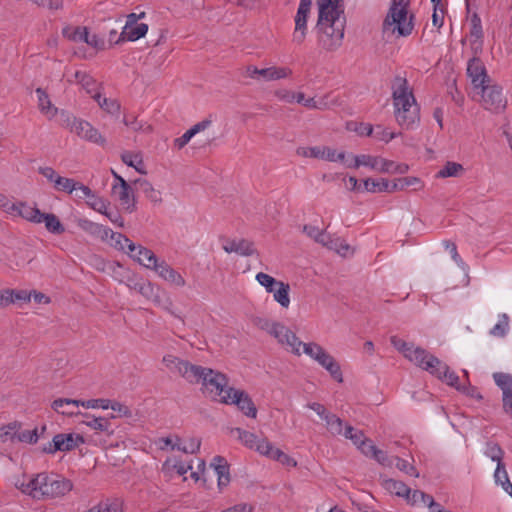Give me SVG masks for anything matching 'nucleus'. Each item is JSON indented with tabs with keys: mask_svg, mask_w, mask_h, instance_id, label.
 Instances as JSON below:
<instances>
[{
	"mask_svg": "<svg viewBox=\"0 0 512 512\" xmlns=\"http://www.w3.org/2000/svg\"><path fill=\"white\" fill-rule=\"evenodd\" d=\"M78 227H80L83 231L89 233L90 235L100 237L101 239L105 240L108 238L109 233L111 232V229L92 222L88 219H79L77 221Z\"/></svg>",
	"mask_w": 512,
	"mask_h": 512,
	"instance_id": "c85d7f7f",
	"label": "nucleus"
},
{
	"mask_svg": "<svg viewBox=\"0 0 512 512\" xmlns=\"http://www.w3.org/2000/svg\"><path fill=\"white\" fill-rule=\"evenodd\" d=\"M99 107L111 115H117L120 112V103L116 99L104 97L100 92L92 95Z\"/></svg>",
	"mask_w": 512,
	"mask_h": 512,
	"instance_id": "473e14b6",
	"label": "nucleus"
},
{
	"mask_svg": "<svg viewBox=\"0 0 512 512\" xmlns=\"http://www.w3.org/2000/svg\"><path fill=\"white\" fill-rule=\"evenodd\" d=\"M61 414L65 415V416H69V417L82 416L84 418V420L81 423L84 424L85 426L89 427L90 429H92L96 432H99V433H103L108 437H110L114 434V429L110 422V418H108V417H102V416L96 417L89 413H82L80 411H68V410L61 411Z\"/></svg>",
	"mask_w": 512,
	"mask_h": 512,
	"instance_id": "9b49d317",
	"label": "nucleus"
},
{
	"mask_svg": "<svg viewBox=\"0 0 512 512\" xmlns=\"http://www.w3.org/2000/svg\"><path fill=\"white\" fill-rule=\"evenodd\" d=\"M253 324L274 337L279 344L285 346L287 350L296 356H300L303 353L314 360L323 348L316 342L304 343L300 341L294 332L278 321L266 317H255L253 318Z\"/></svg>",
	"mask_w": 512,
	"mask_h": 512,
	"instance_id": "7ed1b4c3",
	"label": "nucleus"
},
{
	"mask_svg": "<svg viewBox=\"0 0 512 512\" xmlns=\"http://www.w3.org/2000/svg\"><path fill=\"white\" fill-rule=\"evenodd\" d=\"M494 480L496 484L501 485L503 489L504 487H510V485L512 484L509 480L508 473L506 471L504 463H499L497 465L496 470L494 472Z\"/></svg>",
	"mask_w": 512,
	"mask_h": 512,
	"instance_id": "13d9d810",
	"label": "nucleus"
},
{
	"mask_svg": "<svg viewBox=\"0 0 512 512\" xmlns=\"http://www.w3.org/2000/svg\"><path fill=\"white\" fill-rule=\"evenodd\" d=\"M208 369L186 361L181 376L189 383H201Z\"/></svg>",
	"mask_w": 512,
	"mask_h": 512,
	"instance_id": "c756f323",
	"label": "nucleus"
},
{
	"mask_svg": "<svg viewBox=\"0 0 512 512\" xmlns=\"http://www.w3.org/2000/svg\"><path fill=\"white\" fill-rule=\"evenodd\" d=\"M319 365L322 368H324L335 381H337L338 383L343 382V374L341 371L340 364L336 361V359L332 355H330L329 357H326V360H324Z\"/></svg>",
	"mask_w": 512,
	"mask_h": 512,
	"instance_id": "c9c22d12",
	"label": "nucleus"
},
{
	"mask_svg": "<svg viewBox=\"0 0 512 512\" xmlns=\"http://www.w3.org/2000/svg\"><path fill=\"white\" fill-rule=\"evenodd\" d=\"M54 188L57 191H63L71 194L77 188V181L66 177H57Z\"/></svg>",
	"mask_w": 512,
	"mask_h": 512,
	"instance_id": "4d7b16f0",
	"label": "nucleus"
},
{
	"mask_svg": "<svg viewBox=\"0 0 512 512\" xmlns=\"http://www.w3.org/2000/svg\"><path fill=\"white\" fill-rule=\"evenodd\" d=\"M211 467L217 475L218 487L223 490L230 483L229 465L225 458L216 456L211 462Z\"/></svg>",
	"mask_w": 512,
	"mask_h": 512,
	"instance_id": "393cba45",
	"label": "nucleus"
},
{
	"mask_svg": "<svg viewBox=\"0 0 512 512\" xmlns=\"http://www.w3.org/2000/svg\"><path fill=\"white\" fill-rule=\"evenodd\" d=\"M484 454L498 465L499 463H503L505 452L499 444L489 441L486 443Z\"/></svg>",
	"mask_w": 512,
	"mask_h": 512,
	"instance_id": "37998d69",
	"label": "nucleus"
},
{
	"mask_svg": "<svg viewBox=\"0 0 512 512\" xmlns=\"http://www.w3.org/2000/svg\"><path fill=\"white\" fill-rule=\"evenodd\" d=\"M122 161L130 166L134 167L136 171H138L141 174H145L146 171L143 169V160L138 154H132L130 152H125L121 155Z\"/></svg>",
	"mask_w": 512,
	"mask_h": 512,
	"instance_id": "3c124183",
	"label": "nucleus"
},
{
	"mask_svg": "<svg viewBox=\"0 0 512 512\" xmlns=\"http://www.w3.org/2000/svg\"><path fill=\"white\" fill-rule=\"evenodd\" d=\"M223 249L227 253H236L241 256H251L255 252L253 243L246 239L228 240L223 245Z\"/></svg>",
	"mask_w": 512,
	"mask_h": 512,
	"instance_id": "bb28decb",
	"label": "nucleus"
},
{
	"mask_svg": "<svg viewBox=\"0 0 512 512\" xmlns=\"http://www.w3.org/2000/svg\"><path fill=\"white\" fill-rule=\"evenodd\" d=\"M397 123L404 129H412L420 122L419 106H412L411 109L394 112Z\"/></svg>",
	"mask_w": 512,
	"mask_h": 512,
	"instance_id": "4be33fe9",
	"label": "nucleus"
},
{
	"mask_svg": "<svg viewBox=\"0 0 512 512\" xmlns=\"http://www.w3.org/2000/svg\"><path fill=\"white\" fill-rule=\"evenodd\" d=\"M391 88L395 111H403V109L407 110L411 109L412 106H418L406 78L396 76L393 79Z\"/></svg>",
	"mask_w": 512,
	"mask_h": 512,
	"instance_id": "423d86ee",
	"label": "nucleus"
},
{
	"mask_svg": "<svg viewBox=\"0 0 512 512\" xmlns=\"http://www.w3.org/2000/svg\"><path fill=\"white\" fill-rule=\"evenodd\" d=\"M232 433H235L237 438L242 442V444L249 449H253L259 439L256 434L243 430L241 428L233 429Z\"/></svg>",
	"mask_w": 512,
	"mask_h": 512,
	"instance_id": "de8ad7c7",
	"label": "nucleus"
},
{
	"mask_svg": "<svg viewBox=\"0 0 512 512\" xmlns=\"http://www.w3.org/2000/svg\"><path fill=\"white\" fill-rule=\"evenodd\" d=\"M45 223L46 229L53 234H62L65 231L64 226L58 217L51 213H41L39 223Z\"/></svg>",
	"mask_w": 512,
	"mask_h": 512,
	"instance_id": "f704fd0d",
	"label": "nucleus"
},
{
	"mask_svg": "<svg viewBox=\"0 0 512 512\" xmlns=\"http://www.w3.org/2000/svg\"><path fill=\"white\" fill-rule=\"evenodd\" d=\"M253 450L257 451L259 454L266 456L270 459H273V455H281L280 449L275 448L270 441H268L266 438L258 439L257 443L255 444Z\"/></svg>",
	"mask_w": 512,
	"mask_h": 512,
	"instance_id": "a19ab883",
	"label": "nucleus"
},
{
	"mask_svg": "<svg viewBox=\"0 0 512 512\" xmlns=\"http://www.w3.org/2000/svg\"><path fill=\"white\" fill-rule=\"evenodd\" d=\"M467 74L471 79V82L474 86V89L480 90L482 87L487 85L490 81L484 64L482 61L474 56L469 62L467 66Z\"/></svg>",
	"mask_w": 512,
	"mask_h": 512,
	"instance_id": "dca6fc26",
	"label": "nucleus"
},
{
	"mask_svg": "<svg viewBox=\"0 0 512 512\" xmlns=\"http://www.w3.org/2000/svg\"><path fill=\"white\" fill-rule=\"evenodd\" d=\"M312 6V0H300V4L295 16V29L293 32V42L300 45L304 42L307 34V19Z\"/></svg>",
	"mask_w": 512,
	"mask_h": 512,
	"instance_id": "ddd939ff",
	"label": "nucleus"
},
{
	"mask_svg": "<svg viewBox=\"0 0 512 512\" xmlns=\"http://www.w3.org/2000/svg\"><path fill=\"white\" fill-rule=\"evenodd\" d=\"M65 127L69 128L71 132L75 133L83 140L100 146H105L106 144L105 137L88 121L68 116Z\"/></svg>",
	"mask_w": 512,
	"mask_h": 512,
	"instance_id": "0eeeda50",
	"label": "nucleus"
},
{
	"mask_svg": "<svg viewBox=\"0 0 512 512\" xmlns=\"http://www.w3.org/2000/svg\"><path fill=\"white\" fill-rule=\"evenodd\" d=\"M292 73L293 72L289 67L271 66L259 69L256 66L250 65L246 68V75L255 80H260V78H262L265 81H276L288 78Z\"/></svg>",
	"mask_w": 512,
	"mask_h": 512,
	"instance_id": "f8f14e48",
	"label": "nucleus"
},
{
	"mask_svg": "<svg viewBox=\"0 0 512 512\" xmlns=\"http://www.w3.org/2000/svg\"><path fill=\"white\" fill-rule=\"evenodd\" d=\"M256 280L259 282L261 286L266 288H272L273 286H277V288H290L289 284L284 283L282 281H277L273 277L263 272H260L256 275Z\"/></svg>",
	"mask_w": 512,
	"mask_h": 512,
	"instance_id": "5fc2aeb1",
	"label": "nucleus"
},
{
	"mask_svg": "<svg viewBox=\"0 0 512 512\" xmlns=\"http://www.w3.org/2000/svg\"><path fill=\"white\" fill-rule=\"evenodd\" d=\"M444 13H445V9H444L443 4L434 5V10H433V14H432V23L438 29L443 26Z\"/></svg>",
	"mask_w": 512,
	"mask_h": 512,
	"instance_id": "69168bd1",
	"label": "nucleus"
},
{
	"mask_svg": "<svg viewBox=\"0 0 512 512\" xmlns=\"http://www.w3.org/2000/svg\"><path fill=\"white\" fill-rule=\"evenodd\" d=\"M328 432L333 436L343 435L345 426L343 421L335 414L330 417L329 421L325 424Z\"/></svg>",
	"mask_w": 512,
	"mask_h": 512,
	"instance_id": "6e6d98bb",
	"label": "nucleus"
},
{
	"mask_svg": "<svg viewBox=\"0 0 512 512\" xmlns=\"http://www.w3.org/2000/svg\"><path fill=\"white\" fill-rule=\"evenodd\" d=\"M363 185L368 192H390V182L386 179L374 180L368 178L363 181Z\"/></svg>",
	"mask_w": 512,
	"mask_h": 512,
	"instance_id": "c03bdc74",
	"label": "nucleus"
},
{
	"mask_svg": "<svg viewBox=\"0 0 512 512\" xmlns=\"http://www.w3.org/2000/svg\"><path fill=\"white\" fill-rule=\"evenodd\" d=\"M344 159H345V152H337L335 149L325 146L323 160L330 161V162H337V161L344 162Z\"/></svg>",
	"mask_w": 512,
	"mask_h": 512,
	"instance_id": "774afa93",
	"label": "nucleus"
},
{
	"mask_svg": "<svg viewBox=\"0 0 512 512\" xmlns=\"http://www.w3.org/2000/svg\"><path fill=\"white\" fill-rule=\"evenodd\" d=\"M384 487L387 491L400 497H409L411 489L403 482L394 479L384 481Z\"/></svg>",
	"mask_w": 512,
	"mask_h": 512,
	"instance_id": "4c0bfd02",
	"label": "nucleus"
},
{
	"mask_svg": "<svg viewBox=\"0 0 512 512\" xmlns=\"http://www.w3.org/2000/svg\"><path fill=\"white\" fill-rule=\"evenodd\" d=\"M431 375L437 377L438 379L442 380L446 384L456 388L457 390L462 389L459 384V377L458 375L452 371L447 364L442 362L439 359V364L435 366V368L432 370Z\"/></svg>",
	"mask_w": 512,
	"mask_h": 512,
	"instance_id": "412c9836",
	"label": "nucleus"
},
{
	"mask_svg": "<svg viewBox=\"0 0 512 512\" xmlns=\"http://www.w3.org/2000/svg\"><path fill=\"white\" fill-rule=\"evenodd\" d=\"M203 389L208 395L221 403L222 397L229 391L226 375L212 369H208L202 382Z\"/></svg>",
	"mask_w": 512,
	"mask_h": 512,
	"instance_id": "6e6552de",
	"label": "nucleus"
},
{
	"mask_svg": "<svg viewBox=\"0 0 512 512\" xmlns=\"http://www.w3.org/2000/svg\"><path fill=\"white\" fill-rule=\"evenodd\" d=\"M38 108L48 119H52L58 112V109L51 103L48 94L42 89L37 88Z\"/></svg>",
	"mask_w": 512,
	"mask_h": 512,
	"instance_id": "7c9ffc66",
	"label": "nucleus"
},
{
	"mask_svg": "<svg viewBox=\"0 0 512 512\" xmlns=\"http://www.w3.org/2000/svg\"><path fill=\"white\" fill-rule=\"evenodd\" d=\"M148 32V25L145 23H139L135 26L130 27L129 29H123L119 34L118 39L115 41L116 44H119L124 41L134 42L142 37H144Z\"/></svg>",
	"mask_w": 512,
	"mask_h": 512,
	"instance_id": "cd10ccee",
	"label": "nucleus"
},
{
	"mask_svg": "<svg viewBox=\"0 0 512 512\" xmlns=\"http://www.w3.org/2000/svg\"><path fill=\"white\" fill-rule=\"evenodd\" d=\"M221 403L226 405H236L237 408L247 417L255 419L257 417V408L251 397L243 390L229 388V391L221 399Z\"/></svg>",
	"mask_w": 512,
	"mask_h": 512,
	"instance_id": "1a4fd4ad",
	"label": "nucleus"
},
{
	"mask_svg": "<svg viewBox=\"0 0 512 512\" xmlns=\"http://www.w3.org/2000/svg\"><path fill=\"white\" fill-rule=\"evenodd\" d=\"M111 192L123 209L130 213L135 210V196L128 182H123L122 186H112Z\"/></svg>",
	"mask_w": 512,
	"mask_h": 512,
	"instance_id": "6ab92c4d",
	"label": "nucleus"
},
{
	"mask_svg": "<svg viewBox=\"0 0 512 512\" xmlns=\"http://www.w3.org/2000/svg\"><path fill=\"white\" fill-rule=\"evenodd\" d=\"M343 436L347 439H350L354 445L358 446L360 443L364 441V434L362 431L355 429L350 425L345 426V430Z\"/></svg>",
	"mask_w": 512,
	"mask_h": 512,
	"instance_id": "680f3d73",
	"label": "nucleus"
},
{
	"mask_svg": "<svg viewBox=\"0 0 512 512\" xmlns=\"http://www.w3.org/2000/svg\"><path fill=\"white\" fill-rule=\"evenodd\" d=\"M110 399L106 398H97V399H89V400H77V399H68V398H58L55 399L51 407L56 412H59V409L64 405H73L75 407L82 406L86 409H109Z\"/></svg>",
	"mask_w": 512,
	"mask_h": 512,
	"instance_id": "4468645a",
	"label": "nucleus"
},
{
	"mask_svg": "<svg viewBox=\"0 0 512 512\" xmlns=\"http://www.w3.org/2000/svg\"><path fill=\"white\" fill-rule=\"evenodd\" d=\"M88 29L87 27H67L63 29V35L70 41L74 42H86L88 41Z\"/></svg>",
	"mask_w": 512,
	"mask_h": 512,
	"instance_id": "58836bf2",
	"label": "nucleus"
},
{
	"mask_svg": "<svg viewBox=\"0 0 512 512\" xmlns=\"http://www.w3.org/2000/svg\"><path fill=\"white\" fill-rule=\"evenodd\" d=\"M138 292L148 300H151L156 306L164 309H168L170 307L171 303L165 293V290H138Z\"/></svg>",
	"mask_w": 512,
	"mask_h": 512,
	"instance_id": "72a5a7b5",
	"label": "nucleus"
},
{
	"mask_svg": "<svg viewBox=\"0 0 512 512\" xmlns=\"http://www.w3.org/2000/svg\"><path fill=\"white\" fill-rule=\"evenodd\" d=\"M134 184L140 189V191L154 204L162 202V194L159 190L155 189L153 185L146 179H137Z\"/></svg>",
	"mask_w": 512,
	"mask_h": 512,
	"instance_id": "2f4dec72",
	"label": "nucleus"
},
{
	"mask_svg": "<svg viewBox=\"0 0 512 512\" xmlns=\"http://www.w3.org/2000/svg\"><path fill=\"white\" fill-rule=\"evenodd\" d=\"M325 146H314V147H298L296 154L305 158H314L323 160Z\"/></svg>",
	"mask_w": 512,
	"mask_h": 512,
	"instance_id": "09e8293b",
	"label": "nucleus"
},
{
	"mask_svg": "<svg viewBox=\"0 0 512 512\" xmlns=\"http://www.w3.org/2000/svg\"><path fill=\"white\" fill-rule=\"evenodd\" d=\"M394 462L393 464L402 472L406 473L407 475L413 476V477H419V473L414 465L410 464L407 460H404L399 457L393 458Z\"/></svg>",
	"mask_w": 512,
	"mask_h": 512,
	"instance_id": "052dcab7",
	"label": "nucleus"
},
{
	"mask_svg": "<svg viewBox=\"0 0 512 512\" xmlns=\"http://www.w3.org/2000/svg\"><path fill=\"white\" fill-rule=\"evenodd\" d=\"M87 204L95 211L101 213V214H106V212L108 211L107 208H108V203L101 197H98L96 196L95 194L89 198V200L87 201Z\"/></svg>",
	"mask_w": 512,
	"mask_h": 512,
	"instance_id": "e2e57ef3",
	"label": "nucleus"
},
{
	"mask_svg": "<svg viewBox=\"0 0 512 512\" xmlns=\"http://www.w3.org/2000/svg\"><path fill=\"white\" fill-rule=\"evenodd\" d=\"M128 255L137 261L140 265L147 269H154L160 259L154 254V252L142 245H135L127 251Z\"/></svg>",
	"mask_w": 512,
	"mask_h": 512,
	"instance_id": "a211bd4d",
	"label": "nucleus"
},
{
	"mask_svg": "<svg viewBox=\"0 0 512 512\" xmlns=\"http://www.w3.org/2000/svg\"><path fill=\"white\" fill-rule=\"evenodd\" d=\"M273 293V300L278 302L282 307L287 308L290 304L288 290H267Z\"/></svg>",
	"mask_w": 512,
	"mask_h": 512,
	"instance_id": "338daca9",
	"label": "nucleus"
},
{
	"mask_svg": "<svg viewBox=\"0 0 512 512\" xmlns=\"http://www.w3.org/2000/svg\"><path fill=\"white\" fill-rule=\"evenodd\" d=\"M211 467L217 475L218 487L223 490L230 483L229 465L225 458L216 456L211 462Z\"/></svg>",
	"mask_w": 512,
	"mask_h": 512,
	"instance_id": "b1692460",
	"label": "nucleus"
},
{
	"mask_svg": "<svg viewBox=\"0 0 512 512\" xmlns=\"http://www.w3.org/2000/svg\"><path fill=\"white\" fill-rule=\"evenodd\" d=\"M470 36L473 38L471 41V48L475 55L482 51L483 46V29L479 15L473 13L470 18Z\"/></svg>",
	"mask_w": 512,
	"mask_h": 512,
	"instance_id": "5701e85b",
	"label": "nucleus"
},
{
	"mask_svg": "<svg viewBox=\"0 0 512 512\" xmlns=\"http://www.w3.org/2000/svg\"><path fill=\"white\" fill-rule=\"evenodd\" d=\"M337 104V99L332 96V94H326L317 99L316 109L317 110H326Z\"/></svg>",
	"mask_w": 512,
	"mask_h": 512,
	"instance_id": "0e129e2a",
	"label": "nucleus"
},
{
	"mask_svg": "<svg viewBox=\"0 0 512 512\" xmlns=\"http://www.w3.org/2000/svg\"><path fill=\"white\" fill-rule=\"evenodd\" d=\"M18 213L21 217H23L26 220L32 221L34 223H39V219L41 217V213L39 209L30 207L26 204H19L17 207Z\"/></svg>",
	"mask_w": 512,
	"mask_h": 512,
	"instance_id": "8fccbe9b",
	"label": "nucleus"
},
{
	"mask_svg": "<svg viewBox=\"0 0 512 512\" xmlns=\"http://www.w3.org/2000/svg\"><path fill=\"white\" fill-rule=\"evenodd\" d=\"M410 0H393L383 22L384 32L397 33L398 36L410 35L414 28V15H408Z\"/></svg>",
	"mask_w": 512,
	"mask_h": 512,
	"instance_id": "20e7f679",
	"label": "nucleus"
},
{
	"mask_svg": "<svg viewBox=\"0 0 512 512\" xmlns=\"http://www.w3.org/2000/svg\"><path fill=\"white\" fill-rule=\"evenodd\" d=\"M478 93L481 94V103L486 110L499 113L506 107V100L499 86L487 84Z\"/></svg>",
	"mask_w": 512,
	"mask_h": 512,
	"instance_id": "9d476101",
	"label": "nucleus"
},
{
	"mask_svg": "<svg viewBox=\"0 0 512 512\" xmlns=\"http://www.w3.org/2000/svg\"><path fill=\"white\" fill-rule=\"evenodd\" d=\"M108 238L111 239L112 246L119 250L125 251L126 253L127 251H130V248H132V246H134V243L125 235L113 232L112 230L109 233Z\"/></svg>",
	"mask_w": 512,
	"mask_h": 512,
	"instance_id": "79ce46f5",
	"label": "nucleus"
},
{
	"mask_svg": "<svg viewBox=\"0 0 512 512\" xmlns=\"http://www.w3.org/2000/svg\"><path fill=\"white\" fill-rule=\"evenodd\" d=\"M53 448H50L48 452L53 453L55 451H70L78 447L80 444L85 443V439L80 434H57L53 437Z\"/></svg>",
	"mask_w": 512,
	"mask_h": 512,
	"instance_id": "f3484780",
	"label": "nucleus"
},
{
	"mask_svg": "<svg viewBox=\"0 0 512 512\" xmlns=\"http://www.w3.org/2000/svg\"><path fill=\"white\" fill-rule=\"evenodd\" d=\"M379 157L370 155L355 156L353 162L348 163L347 166L350 168H358L359 166H368L372 169H378Z\"/></svg>",
	"mask_w": 512,
	"mask_h": 512,
	"instance_id": "a18cd8bd",
	"label": "nucleus"
},
{
	"mask_svg": "<svg viewBox=\"0 0 512 512\" xmlns=\"http://www.w3.org/2000/svg\"><path fill=\"white\" fill-rule=\"evenodd\" d=\"M405 498H406L407 502L412 505L423 504V505H427L429 507V509H431V507H438V503H436L434 501L432 496H430L422 491H419V490L411 491V493L409 494V497H405Z\"/></svg>",
	"mask_w": 512,
	"mask_h": 512,
	"instance_id": "e433bc0d",
	"label": "nucleus"
},
{
	"mask_svg": "<svg viewBox=\"0 0 512 512\" xmlns=\"http://www.w3.org/2000/svg\"><path fill=\"white\" fill-rule=\"evenodd\" d=\"M318 6L317 29L323 48L327 51L336 50L344 37V5L343 0H316Z\"/></svg>",
	"mask_w": 512,
	"mask_h": 512,
	"instance_id": "f257e3e1",
	"label": "nucleus"
},
{
	"mask_svg": "<svg viewBox=\"0 0 512 512\" xmlns=\"http://www.w3.org/2000/svg\"><path fill=\"white\" fill-rule=\"evenodd\" d=\"M109 409L116 413L108 416L110 420L118 417L131 418L133 416L132 410L127 405L116 400H110Z\"/></svg>",
	"mask_w": 512,
	"mask_h": 512,
	"instance_id": "49530a36",
	"label": "nucleus"
},
{
	"mask_svg": "<svg viewBox=\"0 0 512 512\" xmlns=\"http://www.w3.org/2000/svg\"><path fill=\"white\" fill-rule=\"evenodd\" d=\"M162 362L171 373L181 376L186 360H182L172 354H167L163 357Z\"/></svg>",
	"mask_w": 512,
	"mask_h": 512,
	"instance_id": "ea45409f",
	"label": "nucleus"
},
{
	"mask_svg": "<svg viewBox=\"0 0 512 512\" xmlns=\"http://www.w3.org/2000/svg\"><path fill=\"white\" fill-rule=\"evenodd\" d=\"M420 183V179L417 177L398 178L390 183V193L395 191H401L406 189L407 187L414 186Z\"/></svg>",
	"mask_w": 512,
	"mask_h": 512,
	"instance_id": "603ef678",
	"label": "nucleus"
},
{
	"mask_svg": "<svg viewBox=\"0 0 512 512\" xmlns=\"http://www.w3.org/2000/svg\"><path fill=\"white\" fill-rule=\"evenodd\" d=\"M317 243L327 247L330 250L335 251L337 254L348 257L354 254V248H352L346 241L340 237H334L326 233H323L316 241Z\"/></svg>",
	"mask_w": 512,
	"mask_h": 512,
	"instance_id": "2eb2a0df",
	"label": "nucleus"
},
{
	"mask_svg": "<svg viewBox=\"0 0 512 512\" xmlns=\"http://www.w3.org/2000/svg\"><path fill=\"white\" fill-rule=\"evenodd\" d=\"M390 342L407 360L430 374L435 366L439 364L437 357L425 349L415 346L414 343L406 342L397 336H392Z\"/></svg>",
	"mask_w": 512,
	"mask_h": 512,
	"instance_id": "39448f33",
	"label": "nucleus"
},
{
	"mask_svg": "<svg viewBox=\"0 0 512 512\" xmlns=\"http://www.w3.org/2000/svg\"><path fill=\"white\" fill-rule=\"evenodd\" d=\"M464 170L463 166L456 162H447L444 167L438 171L437 177L447 178L456 177Z\"/></svg>",
	"mask_w": 512,
	"mask_h": 512,
	"instance_id": "864d4df0",
	"label": "nucleus"
},
{
	"mask_svg": "<svg viewBox=\"0 0 512 512\" xmlns=\"http://www.w3.org/2000/svg\"><path fill=\"white\" fill-rule=\"evenodd\" d=\"M161 278L170 285L183 286L185 281L183 277L174 270L165 260H160L153 269Z\"/></svg>",
	"mask_w": 512,
	"mask_h": 512,
	"instance_id": "aec40b11",
	"label": "nucleus"
},
{
	"mask_svg": "<svg viewBox=\"0 0 512 512\" xmlns=\"http://www.w3.org/2000/svg\"><path fill=\"white\" fill-rule=\"evenodd\" d=\"M508 328V316L506 314H502L499 321L490 330V334L495 337H504L508 331Z\"/></svg>",
	"mask_w": 512,
	"mask_h": 512,
	"instance_id": "bf43d9fd",
	"label": "nucleus"
},
{
	"mask_svg": "<svg viewBox=\"0 0 512 512\" xmlns=\"http://www.w3.org/2000/svg\"><path fill=\"white\" fill-rule=\"evenodd\" d=\"M69 82H75L91 96L96 94V92H100L102 89V84L97 82L90 74L84 71H76L74 74V79H69Z\"/></svg>",
	"mask_w": 512,
	"mask_h": 512,
	"instance_id": "a878e982",
	"label": "nucleus"
},
{
	"mask_svg": "<svg viewBox=\"0 0 512 512\" xmlns=\"http://www.w3.org/2000/svg\"><path fill=\"white\" fill-rule=\"evenodd\" d=\"M16 487L34 500H48L65 496L73 489V483L62 476L42 472L27 481H18Z\"/></svg>",
	"mask_w": 512,
	"mask_h": 512,
	"instance_id": "f03ea898",
	"label": "nucleus"
}]
</instances>
